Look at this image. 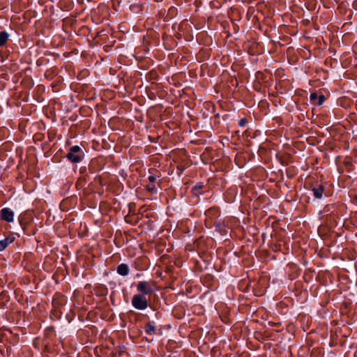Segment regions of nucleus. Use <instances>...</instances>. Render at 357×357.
<instances>
[{"label":"nucleus","instance_id":"7","mask_svg":"<svg viewBox=\"0 0 357 357\" xmlns=\"http://www.w3.org/2000/svg\"><path fill=\"white\" fill-rule=\"evenodd\" d=\"M117 273L122 276H126L129 273V267L126 264H121L117 266Z\"/></svg>","mask_w":357,"mask_h":357},{"label":"nucleus","instance_id":"10","mask_svg":"<svg viewBox=\"0 0 357 357\" xmlns=\"http://www.w3.org/2000/svg\"><path fill=\"white\" fill-rule=\"evenodd\" d=\"M146 190L151 194L157 193V188L155 183H151L146 185Z\"/></svg>","mask_w":357,"mask_h":357},{"label":"nucleus","instance_id":"11","mask_svg":"<svg viewBox=\"0 0 357 357\" xmlns=\"http://www.w3.org/2000/svg\"><path fill=\"white\" fill-rule=\"evenodd\" d=\"M317 100H318L317 104L319 105H321L326 100V98L324 95H319V96H318Z\"/></svg>","mask_w":357,"mask_h":357},{"label":"nucleus","instance_id":"9","mask_svg":"<svg viewBox=\"0 0 357 357\" xmlns=\"http://www.w3.org/2000/svg\"><path fill=\"white\" fill-rule=\"evenodd\" d=\"M9 34L6 31L0 32V46H3L8 40Z\"/></svg>","mask_w":357,"mask_h":357},{"label":"nucleus","instance_id":"5","mask_svg":"<svg viewBox=\"0 0 357 357\" xmlns=\"http://www.w3.org/2000/svg\"><path fill=\"white\" fill-rule=\"evenodd\" d=\"M313 196L317 199H321L324 192V187L321 185H319L312 189Z\"/></svg>","mask_w":357,"mask_h":357},{"label":"nucleus","instance_id":"14","mask_svg":"<svg viewBox=\"0 0 357 357\" xmlns=\"http://www.w3.org/2000/svg\"><path fill=\"white\" fill-rule=\"evenodd\" d=\"M246 122H247V121H246V119H240V120H239V121H238V126H239L240 127H243V126H245V124L246 123Z\"/></svg>","mask_w":357,"mask_h":357},{"label":"nucleus","instance_id":"15","mask_svg":"<svg viewBox=\"0 0 357 357\" xmlns=\"http://www.w3.org/2000/svg\"><path fill=\"white\" fill-rule=\"evenodd\" d=\"M352 202L354 204H355L356 205H357V195H355L354 197H353V199H352Z\"/></svg>","mask_w":357,"mask_h":357},{"label":"nucleus","instance_id":"4","mask_svg":"<svg viewBox=\"0 0 357 357\" xmlns=\"http://www.w3.org/2000/svg\"><path fill=\"white\" fill-rule=\"evenodd\" d=\"M15 213L10 208H3L0 210V219L6 222H13L14 221Z\"/></svg>","mask_w":357,"mask_h":357},{"label":"nucleus","instance_id":"13","mask_svg":"<svg viewBox=\"0 0 357 357\" xmlns=\"http://www.w3.org/2000/svg\"><path fill=\"white\" fill-rule=\"evenodd\" d=\"M317 98H318V95L316 93H312L310 94V98L311 101L314 102V101L317 100Z\"/></svg>","mask_w":357,"mask_h":357},{"label":"nucleus","instance_id":"2","mask_svg":"<svg viewBox=\"0 0 357 357\" xmlns=\"http://www.w3.org/2000/svg\"><path fill=\"white\" fill-rule=\"evenodd\" d=\"M132 307L137 310H144L149 306L146 297L142 294H135L131 301Z\"/></svg>","mask_w":357,"mask_h":357},{"label":"nucleus","instance_id":"6","mask_svg":"<svg viewBox=\"0 0 357 357\" xmlns=\"http://www.w3.org/2000/svg\"><path fill=\"white\" fill-rule=\"evenodd\" d=\"M14 241V237L8 236L0 241V252L3 251Z\"/></svg>","mask_w":357,"mask_h":357},{"label":"nucleus","instance_id":"3","mask_svg":"<svg viewBox=\"0 0 357 357\" xmlns=\"http://www.w3.org/2000/svg\"><path fill=\"white\" fill-rule=\"evenodd\" d=\"M81 149L79 146L75 145L72 146L70 149L69 152L68 153L66 158L74 163H77L82 161L83 157L81 154Z\"/></svg>","mask_w":357,"mask_h":357},{"label":"nucleus","instance_id":"1","mask_svg":"<svg viewBox=\"0 0 357 357\" xmlns=\"http://www.w3.org/2000/svg\"><path fill=\"white\" fill-rule=\"evenodd\" d=\"M155 282L152 280L146 281L142 280L139 281L137 285L136 289L137 291L139 293V294H142L144 296L149 295L155 291Z\"/></svg>","mask_w":357,"mask_h":357},{"label":"nucleus","instance_id":"8","mask_svg":"<svg viewBox=\"0 0 357 357\" xmlns=\"http://www.w3.org/2000/svg\"><path fill=\"white\" fill-rule=\"evenodd\" d=\"M145 332L149 335H154L155 333V324L154 321H149L146 324Z\"/></svg>","mask_w":357,"mask_h":357},{"label":"nucleus","instance_id":"12","mask_svg":"<svg viewBox=\"0 0 357 357\" xmlns=\"http://www.w3.org/2000/svg\"><path fill=\"white\" fill-rule=\"evenodd\" d=\"M157 179V176H155V175H150L149 177H148V180L150 183H155V181Z\"/></svg>","mask_w":357,"mask_h":357}]
</instances>
